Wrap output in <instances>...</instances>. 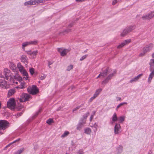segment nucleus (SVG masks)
I'll return each instance as SVG.
<instances>
[{
  "instance_id": "nucleus-1",
  "label": "nucleus",
  "mask_w": 154,
  "mask_h": 154,
  "mask_svg": "<svg viewBox=\"0 0 154 154\" xmlns=\"http://www.w3.org/2000/svg\"><path fill=\"white\" fill-rule=\"evenodd\" d=\"M43 2V1L41 0H30L25 2L24 5L26 6L37 5L39 3H42Z\"/></svg>"
},
{
  "instance_id": "nucleus-2",
  "label": "nucleus",
  "mask_w": 154,
  "mask_h": 154,
  "mask_svg": "<svg viewBox=\"0 0 154 154\" xmlns=\"http://www.w3.org/2000/svg\"><path fill=\"white\" fill-rule=\"evenodd\" d=\"M28 92L32 95H35L38 92V89L35 85H33L32 87H29L27 88Z\"/></svg>"
},
{
  "instance_id": "nucleus-3",
  "label": "nucleus",
  "mask_w": 154,
  "mask_h": 154,
  "mask_svg": "<svg viewBox=\"0 0 154 154\" xmlns=\"http://www.w3.org/2000/svg\"><path fill=\"white\" fill-rule=\"evenodd\" d=\"M15 100L14 98L10 99L7 102V106L11 109H14L15 108Z\"/></svg>"
},
{
  "instance_id": "nucleus-4",
  "label": "nucleus",
  "mask_w": 154,
  "mask_h": 154,
  "mask_svg": "<svg viewBox=\"0 0 154 154\" xmlns=\"http://www.w3.org/2000/svg\"><path fill=\"white\" fill-rule=\"evenodd\" d=\"M30 98V96L27 94L22 93L20 96V98L19 99L20 102H23L29 100Z\"/></svg>"
},
{
  "instance_id": "nucleus-5",
  "label": "nucleus",
  "mask_w": 154,
  "mask_h": 154,
  "mask_svg": "<svg viewBox=\"0 0 154 154\" xmlns=\"http://www.w3.org/2000/svg\"><path fill=\"white\" fill-rule=\"evenodd\" d=\"M9 123L7 121L5 120H0V129L5 130L8 126Z\"/></svg>"
},
{
  "instance_id": "nucleus-6",
  "label": "nucleus",
  "mask_w": 154,
  "mask_h": 154,
  "mask_svg": "<svg viewBox=\"0 0 154 154\" xmlns=\"http://www.w3.org/2000/svg\"><path fill=\"white\" fill-rule=\"evenodd\" d=\"M3 73L6 80H11V73L9 69L7 68L4 69Z\"/></svg>"
},
{
  "instance_id": "nucleus-7",
  "label": "nucleus",
  "mask_w": 154,
  "mask_h": 154,
  "mask_svg": "<svg viewBox=\"0 0 154 154\" xmlns=\"http://www.w3.org/2000/svg\"><path fill=\"white\" fill-rule=\"evenodd\" d=\"M69 51L70 50L69 49H63L62 48H58V51L60 52L62 56H64L66 55Z\"/></svg>"
},
{
  "instance_id": "nucleus-8",
  "label": "nucleus",
  "mask_w": 154,
  "mask_h": 154,
  "mask_svg": "<svg viewBox=\"0 0 154 154\" xmlns=\"http://www.w3.org/2000/svg\"><path fill=\"white\" fill-rule=\"evenodd\" d=\"M153 47V44L150 43L143 48V51L146 53L150 51Z\"/></svg>"
},
{
  "instance_id": "nucleus-9",
  "label": "nucleus",
  "mask_w": 154,
  "mask_h": 154,
  "mask_svg": "<svg viewBox=\"0 0 154 154\" xmlns=\"http://www.w3.org/2000/svg\"><path fill=\"white\" fill-rule=\"evenodd\" d=\"M85 123V120L83 119H82L80 121L79 124L77 125V129L79 130H80L83 125Z\"/></svg>"
},
{
  "instance_id": "nucleus-10",
  "label": "nucleus",
  "mask_w": 154,
  "mask_h": 154,
  "mask_svg": "<svg viewBox=\"0 0 154 154\" xmlns=\"http://www.w3.org/2000/svg\"><path fill=\"white\" fill-rule=\"evenodd\" d=\"M130 39L126 40L122 43L120 44L117 47L118 48H121L124 46L126 44L130 43L131 42Z\"/></svg>"
},
{
  "instance_id": "nucleus-11",
  "label": "nucleus",
  "mask_w": 154,
  "mask_h": 154,
  "mask_svg": "<svg viewBox=\"0 0 154 154\" xmlns=\"http://www.w3.org/2000/svg\"><path fill=\"white\" fill-rule=\"evenodd\" d=\"M20 60L21 62H23L26 64H27L28 63L27 57L25 55L21 56L20 57Z\"/></svg>"
},
{
  "instance_id": "nucleus-12",
  "label": "nucleus",
  "mask_w": 154,
  "mask_h": 154,
  "mask_svg": "<svg viewBox=\"0 0 154 154\" xmlns=\"http://www.w3.org/2000/svg\"><path fill=\"white\" fill-rule=\"evenodd\" d=\"M151 72L150 74L148 79V82L150 83L152 78L154 76V69H149Z\"/></svg>"
},
{
  "instance_id": "nucleus-13",
  "label": "nucleus",
  "mask_w": 154,
  "mask_h": 154,
  "mask_svg": "<svg viewBox=\"0 0 154 154\" xmlns=\"http://www.w3.org/2000/svg\"><path fill=\"white\" fill-rule=\"evenodd\" d=\"M121 126L120 124H116L114 127V133L116 134H118L119 133Z\"/></svg>"
},
{
  "instance_id": "nucleus-14",
  "label": "nucleus",
  "mask_w": 154,
  "mask_h": 154,
  "mask_svg": "<svg viewBox=\"0 0 154 154\" xmlns=\"http://www.w3.org/2000/svg\"><path fill=\"white\" fill-rule=\"evenodd\" d=\"M149 64V69H154V59H150Z\"/></svg>"
},
{
  "instance_id": "nucleus-15",
  "label": "nucleus",
  "mask_w": 154,
  "mask_h": 154,
  "mask_svg": "<svg viewBox=\"0 0 154 154\" xmlns=\"http://www.w3.org/2000/svg\"><path fill=\"white\" fill-rule=\"evenodd\" d=\"M143 75L142 74H140L137 75V76H136L134 78L132 79L130 81V83H132L134 82H136L137 81L138 79H139L140 77Z\"/></svg>"
},
{
  "instance_id": "nucleus-16",
  "label": "nucleus",
  "mask_w": 154,
  "mask_h": 154,
  "mask_svg": "<svg viewBox=\"0 0 154 154\" xmlns=\"http://www.w3.org/2000/svg\"><path fill=\"white\" fill-rule=\"evenodd\" d=\"M114 74L113 73L110 74L108 77H107L105 80L102 82L103 83L106 84L107 83L109 80L113 76Z\"/></svg>"
},
{
  "instance_id": "nucleus-17",
  "label": "nucleus",
  "mask_w": 154,
  "mask_h": 154,
  "mask_svg": "<svg viewBox=\"0 0 154 154\" xmlns=\"http://www.w3.org/2000/svg\"><path fill=\"white\" fill-rule=\"evenodd\" d=\"M125 28L129 33L135 29V26L134 25H131L128 26Z\"/></svg>"
},
{
  "instance_id": "nucleus-18",
  "label": "nucleus",
  "mask_w": 154,
  "mask_h": 154,
  "mask_svg": "<svg viewBox=\"0 0 154 154\" xmlns=\"http://www.w3.org/2000/svg\"><path fill=\"white\" fill-rule=\"evenodd\" d=\"M17 67L19 71L20 72H22L23 70H25L23 66L20 63H17Z\"/></svg>"
},
{
  "instance_id": "nucleus-19",
  "label": "nucleus",
  "mask_w": 154,
  "mask_h": 154,
  "mask_svg": "<svg viewBox=\"0 0 154 154\" xmlns=\"http://www.w3.org/2000/svg\"><path fill=\"white\" fill-rule=\"evenodd\" d=\"M129 32H128L127 29H126V28H125L123 30L122 32L121 33L120 35L122 37H124Z\"/></svg>"
},
{
  "instance_id": "nucleus-20",
  "label": "nucleus",
  "mask_w": 154,
  "mask_h": 154,
  "mask_svg": "<svg viewBox=\"0 0 154 154\" xmlns=\"http://www.w3.org/2000/svg\"><path fill=\"white\" fill-rule=\"evenodd\" d=\"M110 72L109 71L108 69H106L104 71L100 72V74H101V76L104 77L107 75L108 72L109 73Z\"/></svg>"
},
{
  "instance_id": "nucleus-21",
  "label": "nucleus",
  "mask_w": 154,
  "mask_h": 154,
  "mask_svg": "<svg viewBox=\"0 0 154 154\" xmlns=\"http://www.w3.org/2000/svg\"><path fill=\"white\" fill-rule=\"evenodd\" d=\"M23 76H25L24 77V78L25 79V80H27L28 78V74L25 70H23L22 72H21Z\"/></svg>"
},
{
  "instance_id": "nucleus-22",
  "label": "nucleus",
  "mask_w": 154,
  "mask_h": 154,
  "mask_svg": "<svg viewBox=\"0 0 154 154\" xmlns=\"http://www.w3.org/2000/svg\"><path fill=\"white\" fill-rule=\"evenodd\" d=\"M29 45H30L29 41L25 42L22 44V48L24 50L25 47Z\"/></svg>"
},
{
  "instance_id": "nucleus-23",
  "label": "nucleus",
  "mask_w": 154,
  "mask_h": 154,
  "mask_svg": "<svg viewBox=\"0 0 154 154\" xmlns=\"http://www.w3.org/2000/svg\"><path fill=\"white\" fill-rule=\"evenodd\" d=\"M142 19L143 20H149L151 19L149 14L143 15L142 17Z\"/></svg>"
},
{
  "instance_id": "nucleus-24",
  "label": "nucleus",
  "mask_w": 154,
  "mask_h": 154,
  "mask_svg": "<svg viewBox=\"0 0 154 154\" xmlns=\"http://www.w3.org/2000/svg\"><path fill=\"white\" fill-rule=\"evenodd\" d=\"M15 89H10L8 91V95L9 96H11L13 95L15 93Z\"/></svg>"
},
{
  "instance_id": "nucleus-25",
  "label": "nucleus",
  "mask_w": 154,
  "mask_h": 154,
  "mask_svg": "<svg viewBox=\"0 0 154 154\" xmlns=\"http://www.w3.org/2000/svg\"><path fill=\"white\" fill-rule=\"evenodd\" d=\"M117 115L116 114V113H114L112 117V123H113V122H115L117 120Z\"/></svg>"
},
{
  "instance_id": "nucleus-26",
  "label": "nucleus",
  "mask_w": 154,
  "mask_h": 154,
  "mask_svg": "<svg viewBox=\"0 0 154 154\" xmlns=\"http://www.w3.org/2000/svg\"><path fill=\"white\" fill-rule=\"evenodd\" d=\"M102 89L101 88H100L97 90L94 94V96L96 97L99 94L100 92L102 91Z\"/></svg>"
},
{
  "instance_id": "nucleus-27",
  "label": "nucleus",
  "mask_w": 154,
  "mask_h": 154,
  "mask_svg": "<svg viewBox=\"0 0 154 154\" xmlns=\"http://www.w3.org/2000/svg\"><path fill=\"white\" fill-rule=\"evenodd\" d=\"M2 81L1 82V87L2 88H4L5 87V88L6 87V85H7V82H6L2 79Z\"/></svg>"
},
{
  "instance_id": "nucleus-28",
  "label": "nucleus",
  "mask_w": 154,
  "mask_h": 154,
  "mask_svg": "<svg viewBox=\"0 0 154 154\" xmlns=\"http://www.w3.org/2000/svg\"><path fill=\"white\" fill-rule=\"evenodd\" d=\"M10 67L12 70H15V66L14 64L12 62L10 63Z\"/></svg>"
},
{
  "instance_id": "nucleus-29",
  "label": "nucleus",
  "mask_w": 154,
  "mask_h": 154,
  "mask_svg": "<svg viewBox=\"0 0 154 154\" xmlns=\"http://www.w3.org/2000/svg\"><path fill=\"white\" fill-rule=\"evenodd\" d=\"M30 45H36L38 43V41L37 40L29 41Z\"/></svg>"
},
{
  "instance_id": "nucleus-30",
  "label": "nucleus",
  "mask_w": 154,
  "mask_h": 154,
  "mask_svg": "<svg viewBox=\"0 0 154 154\" xmlns=\"http://www.w3.org/2000/svg\"><path fill=\"white\" fill-rule=\"evenodd\" d=\"M85 132L86 134H90L91 132V130L90 128H87L85 130Z\"/></svg>"
},
{
  "instance_id": "nucleus-31",
  "label": "nucleus",
  "mask_w": 154,
  "mask_h": 154,
  "mask_svg": "<svg viewBox=\"0 0 154 154\" xmlns=\"http://www.w3.org/2000/svg\"><path fill=\"white\" fill-rule=\"evenodd\" d=\"M124 116H120L119 118V122L122 123L125 120Z\"/></svg>"
},
{
  "instance_id": "nucleus-32",
  "label": "nucleus",
  "mask_w": 154,
  "mask_h": 154,
  "mask_svg": "<svg viewBox=\"0 0 154 154\" xmlns=\"http://www.w3.org/2000/svg\"><path fill=\"white\" fill-rule=\"evenodd\" d=\"M24 150V148H22L18 150L16 153L17 154H20Z\"/></svg>"
},
{
  "instance_id": "nucleus-33",
  "label": "nucleus",
  "mask_w": 154,
  "mask_h": 154,
  "mask_svg": "<svg viewBox=\"0 0 154 154\" xmlns=\"http://www.w3.org/2000/svg\"><path fill=\"white\" fill-rule=\"evenodd\" d=\"M69 132L68 131H66L62 135L61 137H65L69 134Z\"/></svg>"
},
{
  "instance_id": "nucleus-34",
  "label": "nucleus",
  "mask_w": 154,
  "mask_h": 154,
  "mask_svg": "<svg viewBox=\"0 0 154 154\" xmlns=\"http://www.w3.org/2000/svg\"><path fill=\"white\" fill-rule=\"evenodd\" d=\"M127 103L126 102H123L120 103L116 107V109H117L120 107L122 106L124 104H127Z\"/></svg>"
},
{
  "instance_id": "nucleus-35",
  "label": "nucleus",
  "mask_w": 154,
  "mask_h": 154,
  "mask_svg": "<svg viewBox=\"0 0 154 154\" xmlns=\"http://www.w3.org/2000/svg\"><path fill=\"white\" fill-rule=\"evenodd\" d=\"M151 19L154 17V11H151L150 13H148Z\"/></svg>"
},
{
  "instance_id": "nucleus-36",
  "label": "nucleus",
  "mask_w": 154,
  "mask_h": 154,
  "mask_svg": "<svg viewBox=\"0 0 154 154\" xmlns=\"http://www.w3.org/2000/svg\"><path fill=\"white\" fill-rule=\"evenodd\" d=\"M73 66L72 65H70L68 66L66 69V70L68 71H69L71 69H72L73 68Z\"/></svg>"
},
{
  "instance_id": "nucleus-37",
  "label": "nucleus",
  "mask_w": 154,
  "mask_h": 154,
  "mask_svg": "<svg viewBox=\"0 0 154 154\" xmlns=\"http://www.w3.org/2000/svg\"><path fill=\"white\" fill-rule=\"evenodd\" d=\"M30 73L31 75H32L34 73V69L33 68H31L29 69Z\"/></svg>"
},
{
  "instance_id": "nucleus-38",
  "label": "nucleus",
  "mask_w": 154,
  "mask_h": 154,
  "mask_svg": "<svg viewBox=\"0 0 154 154\" xmlns=\"http://www.w3.org/2000/svg\"><path fill=\"white\" fill-rule=\"evenodd\" d=\"M119 153H121L122 150V146H119L117 149Z\"/></svg>"
},
{
  "instance_id": "nucleus-39",
  "label": "nucleus",
  "mask_w": 154,
  "mask_h": 154,
  "mask_svg": "<svg viewBox=\"0 0 154 154\" xmlns=\"http://www.w3.org/2000/svg\"><path fill=\"white\" fill-rule=\"evenodd\" d=\"M87 55H85L82 56L80 59V61H82L84 59H85L87 56Z\"/></svg>"
},
{
  "instance_id": "nucleus-40",
  "label": "nucleus",
  "mask_w": 154,
  "mask_h": 154,
  "mask_svg": "<svg viewBox=\"0 0 154 154\" xmlns=\"http://www.w3.org/2000/svg\"><path fill=\"white\" fill-rule=\"evenodd\" d=\"M52 120L51 119H49L47 120L46 122L48 124L50 125L52 122Z\"/></svg>"
},
{
  "instance_id": "nucleus-41",
  "label": "nucleus",
  "mask_w": 154,
  "mask_h": 154,
  "mask_svg": "<svg viewBox=\"0 0 154 154\" xmlns=\"http://www.w3.org/2000/svg\"><path fill=\"white\" fill-rule=\"evenodd\" d=\"M38 53V51L37 50L34 51L32 52V55L36 56Z\"/></svg>"
},
{
  "instance_id": "nucleus-42",
  "label": "nucleus",
  "mask_w": 154,
  "mask_h": 154,
  "mask_svg": "<svg viewBox=\"0 0 154 154\" xmlns=\"http://www.w3.org/2000/svg\"><path fill=\"white\" fill-rule=\"evenodd\" d=\"M10 81H12L13 84H17L18 82L16 80H13L12 79H11V80H10Z\"/></svg>"
},
{
  "instance_id": "nucleus-43",
  "label": "nucleus",
  "mask_w": 154,
  "mask_h": 154,
  "mask_svg": "<svg viewBox=\"0 0 154 154\" xmlns=\"http://www.w3.org/2000/svg\"><path fill=\"white\" fill-rule=\"evenodd\" d=\"M46 75L44 74L43 75L41 76L40 77V79L41 80H43L46 78Z\"/></svg>"
},
{
  "instance_id": "nucleus-44",
  "label": "nucleus",
  "mask_w": 154,
  "mask_h": 154,
  "mask_svg": "<svg viewBox=\"0 0 154 154\" xmlns=\"http://www.w3.org/2000/svg\"><path fill=\"white\" fill-rule=\"evenodd\" d=\"M89 112H87L83 116V118L84 119H86L87 117L89 115Z\"/></svg>"
},
{
  "instance_id": "nucleus-45",
  "label": "nucleus",
  "mask_w": 154,
  "mask_h": 154,
  "mask_svg": "<svg viewBox=\"0 0 154 154\" xmlns=\"http://www.w3.org/2000/svg\"><path fill=\"white\" fill-rule=\"evenodd\" d=\"M146 52L145 51H143L142 53H141L139 54V56L140 57H142L143 56L145 55Z\"/></svg>"
},
{
  "instance_id": "nucleus-46",
  "label": "nucleus",
  "mask_w": 154,
  "mask_h": 154,
  "mask_svg": "<svg viewBox=\"0 0 154 154\" xmlns=\"http://www.w3.org/2000/svg\"><path fill=\"white\" fill-rule=\"evenodd\" d=\"M25 85V82H23L21 83V88L23 89L24 87V86Z\"/></svg>"
},
{
  "instance_id": "nucleus-47",
  "label": "nucleus",
  "mask_w": 154,
  "mask_h": 154,
  "mask_svg": "<svg viewBox=\"0 0 154 154\" xmlns=\"http://www.w3.org/2000/svg\"><path fill=\"white\" fill-rule=\"evenodd\" d=\"M96 97L93 95V96L92 97H91L89 100V102H91Z\"/></svg>"
},
{
  "instance_id": "nucleus-48",
  "label": "nucleus",
  "mask_w": 154,
  "mask_h": 154,
  "mask_svg": "<svg viewBox=\"0 0 154 154\" xmlns=\"http://www.w3.org/2000/svg\"><path fill=\"white\" fill-rule=\"evenodd\" d=\"M80 107V106H78L77 107H76V108H75L74 109H73V110H72L73 112H74V111H75L79 109Z\"/></svg>"
},
{
  "instance_id": "nucleus-49",
  "label": "nucleus",
  "mask_w": 154,
  "mask_h": 154,
  "mask_svg": "<svg viewBox=\"0 0 154 154\" xmlns=\"http://www.w3.org/2000/svg\"><path fill=\"white\" fill-rule=\"evenodd\" d=\"M83 151L80 150L77 152V154H83Z\"/></svg>"
},
{
  "instance_id": "nucleus-50",
  "label": "nucleus",
  "mask_w": 154,
  "mask_h": 154,
  "mask_svg": "<svg viewBox=\"0 0 154 154\" xmlns=\"http://www.w3.org/2000/svg\"><path fill=\"white\" fill-rule=\"evenodd\" d=\"M117 2V0H114L112 2V5H115Z\"/></svg>"
},
{
  "instance_id": "nucleus-51",
  "label": "nucleus",
  "mask_w": 154,
  "mask_h": 154,
  "mask_svg": "<svg viewBox=\"0 0 154 154\" xmlns=\"http://www.w3.org/2000/svg\"><path fill=\"white\" fill-rule=\"evenodd\" d=\"M27 53L28 54H29L30 55H31L32 54L31 51H27Z\"/></svg>"
},
{
  "instance_id": "nucleus-52",
  "label": "nucleus",
  "mask_w": 154,
  "mask_h": 154,
  "mask_svg": "<svg viewBox=\"0 0 154 154\" xmlns=\"http://www.w3.org/2000/svg\"><path fill=\"white\" fill-rule=\"evenodd\" d=\"M85 1V0H75L76 2H82Z\"/></svg>"
},
{
  "instance_id": "nucleus-53",
  "label": "nucleus",
  "mask_w": 154,
  "mask_h": 154,
  "mask_svg": "<svg viewBox=\"0 0 154 154\" xmlns=\"http://www.w3.org/2000/svg\"><path fill=\"white\" fill-rule=\"evenodd\" d=\"M52 64V63H51V62H48V65L49 66V67L50 68V66Z\"/></svg>"
},
{
  "instance_id": "nucleus-54",
  "label": "nucleus",
  "mask_w": 154,
  "mask_h": 154,
  "mask_svg": "<svg viewBox=\"0 0 154 154\" xmlns=\"http://www.w3.org/2000/svg\"><path fill=\"white\" fill-rule=\"evenodd\" d=\"M93 115H91V117L90 118V121H91L92 119L93 118Z\"/></svg>"
},
{
  "instance_id": "nucleus-55",
  "label": "nucleus",
  "mask_w": 154,
  "mask_h": 154,
  "mask_svg": "<svg viewBox=\"0 0 154 154\" xmlns=\"http://www.w3.org/2000/svg\"><path fill=\"white\" fill-rule=\"evenodd\" d=\"M22 114V112H20L19 113L17 114V116H20Z\"/></svg>"
},
{
  "instance_id": "nucleus-56",
  "label": "nucleus",
  "mask_w": 154,
  "mask_h": 154,
  "mask_svg": "<svg viewBox=\"0 0 154 154\" xmlns=\"http://www.w3.org/2000/svg\"><path fill=\"white\" fill-rule=\"evenodd\" d=\"M101 76V74L100 73L99 74V75L97 77V79H98V78L100 77Z\"/></svg>"
},
{
  "instance_id": "nucleus-57",
  "label": "nucleus",
  "mask_w": 154,
  "mask_h": 154,
  "mask_svg": "<svg viewBox=\"0 0 154 154\" xmlns=\"http://www.w3.org/2000/svg\"><path fill=\"white\" fill-rule=\"evenodd\" d=\"M151 56L152 58H154V53L152 54Z\"/></svg>"
},
{
  "instance_id": "nucleus-58",
  "label": "nucleus",
  "mask_w": 154,
  "mask_h": 154,
  "mask_svg": "<svg viewBox=\"0 0 154 154\" xmlns=\"http://www.w3.org/2000/svg\"><path fill=\"white\" fill-rule=\"evenodd\" d=\"M118 100H121V98L120 97H117Z\"/></svg>"
},
{
  "instance_id": "nucleus-59",
  "label": "nucleus",
  "mask_w": 154,
  "mask_h": 154,
  "mask_svg": "<svg viewBox=\"0 0 154 154\" xmlns=\"http://www.w3.org/2000/svg\"><path fill=\"white\" fill-rule=\"evenodd\" d=\"M0 77H1V78H3V77L4 78V76L3 75H2L0 74Z\"/></svg>"
},
{
  "instance_id": "nucleus-60",
  "label": "nucleus",
  "mask_w": 154,
  "mask_h": 154,
  "mask_svg": "<svg viewBox=\"0 0 154 154\" xmlns=\"http://www.w3.org/2000/svg\"><path fill=\"white\" fill-rule=\"evenodd\" d=\"M39 112H37L36 114V115H35V116H36L37 115H38V114L39 113Z\"/></svg>"
},
{
  "instance_id": "nucleus-61",
  "label": "nucleus",
  "mask_w": 154,
  "mask_h": 154,
  "mask_svg": "<svg viewBox=\"0 0 154 154\" xmlns=\"http://www.w3.org/2000/svg\"><path fill=\"white\" fill-rule=\"evenodd\" d=\"M17 142V140L14 141L13 143H15L16 142Z\"/></svg>"
},
{
  "instance_id": "nucleus-62",
  "label": "nucleus",
  "mask_w": 154,
  "mask_h": 154,
  "mask_svg": "<svg viewBox=\"0 0 154 154\" xmlns=\"http://www.w3.org/2000/svg\"><path fill=\"white\" fill-rule=\"evenodd\" d=\"M70 31V29L67 30H66V31L67 32H69Z\"/></svg>"
},
{
  "instance_id": "nucleus-63",
  "label": "nucleus",
  "mask_w": 154,
  "mask_h": 154,
  "mask_svg": "<svg viewBox=\"0 0 154 154\" xmlns=\"http://www.w3.org/2000/svg\"><path fill=\"white\" fill-rule=\"evenodd\" d=\"M60 109H61V108L60 107H59V109H57V111H58V110H60Z\"/></svg>"
},
{
  "instance_id": "nucleus-64",
  "label": "nucleus",
  "mask_w": 154,
  "mask_h": 154,
  "mask_svg": "<svg viewBox=\"0 0 154 154\" xmlns=\"http://www.w3.org/2000/svg\"><path fill=\"white\" fill-rule=\"evenodd\" d=\"M69 26H70V27H72V24H70L69 25Z\"/></svg>"
}]
</instances>
